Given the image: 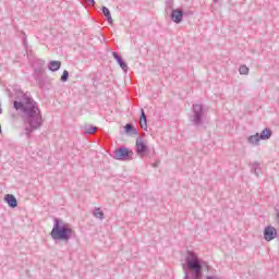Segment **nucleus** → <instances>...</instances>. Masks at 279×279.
I'll return each mask as SVG.
<instances>
[{
	"label": "nucleus",
	"instance_id": "obj_1",
	"mask_svg": "<svg viewBox=\"0 0 279 279\" xmlns=\"http://www.w3.org/2000/svg\"><path fill=\"white\" fill-rule=\"evenodd\" d=\"M13 108L22 112L24 134L29 141L32 134L40 130L45 123L43 112L40 111V108H38V102L32 99L28 94H22V101L14 100Z\"/></svg>",
	"mask_w": 279,
	"mask_h": 279
},
{
	"label": "nucleus",
	"instance_id": "obj_2",
	"mask_svg": "<svg viewBox=\"0 0 279 279\" xmlns=\"http://www.w3.org/2000/svg\"><path fill=\"white\" fill-rule=\"evenodd\" d=\"M183 279H203L204 278V262L197 253L193 251L186 252L185 264L183 265ZM206 279H219L217 276H207Z\"/></svg>",
	"mask_w": 279,
	"mask_h": 279
},
{
	"label": "nucleus",
	"instance_id": "obj_3",
	"mask_svg": "<svg viewBox=\"0 0 279 279\" xmlns=\"http://www.w3.org/2000/svg\"><path fill=\"white\" fill-rule=\"evenodd\" d=\"M75 231L68 223L60 225V219L56 218L50 236L53 241H71Z\"/></svg>",
	"mask_w": 279,
	"mask_h": 279
},
{
	"label": "nucleus",
	"instance_id": "obj_4",
	"mask_svg": "<svg viewBox=\"0 0 279 279\" xmlns=\"http://www.w3.org/2000/svg\"><path fill=\"white\" fill-rule=\"evenodd\" d=\"M192 117L190 118V121L193 122V125L199 126L202 123H204V106L199 104H195L192 107Z\"/></svg>",
	"mask_w": 279,
	"mask_h": 279
},
{
	"label": "nucleus",
	"instance_id": "obj_5",
	"mask_svg": "<svg viewBox=\"0 0 279 279\" xmlns=\"http://www.w3.org/2000/svg\"><path fill=\"white\" fill-rule=\"evenodd\" d=\"M132 156H134V153L130 148L120 147L113 151L112 158H114V160L128 161L132 160Z\"/></svg>",
	"mask_w": 279,
	"mask_h": 279
},
{
	"label": "nucleus",
	"instance_id": "obj_6",
	"mask_svg": "<svg viewBox=\"0 0 279 279\" xmlns=\"http://www.w3.org/2000/svg\"><path fill=\"white\" fill-rule=\"evenodd\" d=\"M32 66L34 69V78L38 82V80H40V75H43V72L45 71V69H43V66H45V60L35 59Z\"/></svg>",
	"mask_w": 279,
	"mask_h": 279
},
{
	"label": "nucleus",
	"instance_id": "obj_7",
	"mask_svg": "<svg viewBox=\"0 0 279 279\" xmlns=\"http://www.w3.org/2000/svg\"><path fill=\"white\" fill-rule=\"evenodd\" d=\"M147 150H148L147 144H145V142L142 138L136 140L135 151L138 156H141V158H143V156L147 154Z\"/></svg>",
	"mask_w": 279,
	"mask_h": 279
},
{
	"label": "nucleus",
	"instance_id": "obj_8",
	"mask_svg": "<svg viewBox=\"0 0 279 279\" xmlns=\"http://www.w3.org/2000/svg\"><path fill=\"white\" fill-rule=\"evenodd\" d=\"M278 236V232L276 231V228L268 226L264 230V239L265 241H274V239Z\"/></svg>",
	"mask_w": 279,
	"mask_h": 279
},
{
	"label": "nucleus",
	"instance_id": "obj_9",
	"mask_svg": "<svg viewBox=\"0 0 279 279\" xmlns=\"http://www.w3.org/2000/svg\"><path fill=\"white\" fill-rule=\"evenodd\" d=\"M184 19V11L182 9H173L171 12V20L173 23L180 24Z\"/></svg>",
	"mask_w": 279,
	"mask_h": 279
},
{
	"label": "nucleus",
	"instance_id": "obj_10",
	"mask_svg": "<svg viewBox=\"0 0 279 279\" xmlns=\"http://www.w3.org/2000/svg\"><path fill=\"white\" fill-rule=\"evenodd\" d=\"M112 57L114 58L116 62H118L119 66L124 71V73H128V63H125V60H123V57L118 54L117 52H112Z\"/></svg>",
	"mask_w": 279,
	"mask_h": 279
},
{
	"label": "nucleus",
	"instance_id": "obj_11",
	"mask_svg": "<svg viewBox=\"0 0 279 279\" xmlns=\"http://www.w3.org/2000/svg\"><path fill=\"white\" fill-rule=\"evenodd\" d=\"M4 202L8 204L10 208H16V206H19V202L16 201V197L12 194H7L4 196Z\"/></svg>",
	"mask_w": 279,
	"mask_h": 279
},
{
	"label": "nucleus",
	"instance_id": "obj_12",
	"mask_svg": "<svg viewBox=\"0 0 279 279\" xmlns=\"http://www.w3.org/2000/svg\"><path fill=\"white\" fill-rule=\"evenodd\" d=\"M247 144L254 145L255 147H258L260 145V134L256 133L255 135H251L247 137Z\"/></svg>",
	"mask_w": 279,
	"mask_h": 279
},
{
	"label": "nucleus",
	"instance_id": "obj_13",
	"mask_svg": "<svg viewBox=\"0 0 279 279\" xmlns=\"http://www.w3.org/2000/svg\"><path fill=\"white\" fill-rule=\"evenodd\" d=\"M274 133L271 132V129L266 128L262 131V133L259 134V141H269V138H271V135Z\"/></svg>",
	"mask_w": 279,
	"mask_h": 279
},
{
	"label": "nucleus",
	"instance_id": "obj_14",
	"mask_svg": "<svg viewBox=\"0 0 279 279\" xmlns=\"http://www.w3.org/2000/svg\"><path fill=\"white\" fill-rule=\"evenodd\" d=\"M61 66H62V62L60 61H50L48 63L49 71H52L53 73H56V71H60Z\"/></svg>",
	"mask_w": 279,
	"mask_h": 279
},
{
	"label": "nucleus",
	"instance_id": "obj_15",
	"mask_svg": "<svg viewBox=\"0 0 279 279\" xmlns=\"http://www.w3.org/2000/svg\"><path fill=\"white\" fill-rule=\"evenodd\" d=\"M140 125L143 130H147V114H145L143 109L141 110Z\"/></svg>",
	"mask_w": 279,
	"mask_h": 279
},
{
	"label": "nucleus",
	"instance_id": "obj_16",
	"mask_svg": "<svg viewBox=\"0 0 279 279\" xmlns=\"http://www.w3.org/2000/svg\"><path fill=\"white\" fill-rule=\"evenodd\" d=\"M124 131L126 134H131V135H136L138 134V132L136 131V129L134 128V125H132L131 123H128L125 126H124Z\"/></svg>",
	"mask_w": 279,
	"mask_h": 279
},
{
	"label": "nucleus",
	"instance_id": "obj_17",
	"mask_svg": "<svg viewBox=\"0 0 279 279\" xmlns=\"http://www.w3.org/2000/svg\"><path fill=\"white\" fill-rule=\"evenodd\" d=\"M102 14L107 19L108 23L112 24V14L110 13V9L107 7H102Z\"/></svg>",
	"mask_w": 279,
	"mask_h": 279
},
{
	"label": "nucleus",
	"instance_id": "obj_18",
	"mask_svg": "<svg viewBox=\"0 0 279 279\" xmlns=\"http://www.w3.org/2000/svg\"><path fill=\"white\" fill-rule=\"evenodd\" d=\"M251 173H254L255 175H259L260 173V163H253L251 167Z\"/></svg>",
	"mask_w": 279,
	"mask_h": 279
},
{
	"label": "nucleus",
	"instance_id": "obj_19",
	"mask_svg": "<svg viewBox=\"0 0 279 279\" xmlns=\"http://www.w3.org/2000/svg\"><path fill=\"white\" fill-rule=\"evenodd\" d=\"M94 217L96 218V219H100V220H102L104 219V211L101 210V208H95V210H94Z\"/></svg>",
	"mask_w": 279,
	"mask_h": 279
},
{
	"label": "nucleus",
	"instance_id": "obj_20",
	"mask_svg": "<svg viewBox=\"0 0 279 279\" xmlns=\"http://www.w3.org/2000/svg\"><path fill=\"white\" fill-rule=\"evenodd\" d=\"M240 75H250V68L247 65H241L239 68Z\"/></svg>",
	"mask_w": 279,
	"mask_h": 279
},
{
	"label": "nucleus",
	"instance_id": "obj_21",
	"mask_svg": "<svg viewBox=\"0 0 279 279\" xmlns=\"http://www.w3.org/2000/svg\"><path fill=\"white\" fill-rule=\"evenodd\" d=\"M97 132V126H85L84 134H95Z\"/></svg>",
	"mask_w": 279,
	"mask_h": 279
},
{
	"label": "nucleus",
	"instance_id": "obj_22",
	"mask_svg": "<svg viewBox=\"0 0 279 279\" xmlns=\"http://www.w3.org/2000/svg\"><path fill=\"white\" fill-rule=\"evenodd\" d=\"M60 81L61 82H69V71H66V70L63 71Z\"/></svg>",
	"mask_w": 279,
	"mask_h": 279
},
{
	"label": "nucleus",
	"instance_id": "obj_23",
	"mask_svg": "<svg viewBox=\"0 0 279 279\" xmlns=\"http://www.w3.org/2000/svg\"><path fill=\"white\" fill-rule=\"evenodd\" d=\"M153 167H154V169L160 167V160H156V161L153 163Z\"/></svg>",
	"mask_w": 279,
	"mask_h": 279
},
{
	"label": "nucleus",
	"instance_id": "obj_24",
	"mask_svg": "<svg viewBox=\"0 0 279 279\" xmlns=\"http://www.w3.org/2000/svg\"><path fill=\"white\" fill-rule=\"evenodd\" d=\"M87 3H89L90 5H95V0H87Z\"/></svg>",
	"mask_w": 279,
	"mask_h": 279
},
{
	"label": "nucleus",
	"instance_id": "obj_25",
	"mask_svg": "<svg viewBox=\"0 0 279 279\" xmlns=\"http://www.w3.org/2000/svg\"><path fill=\"white\" fill-rule=\"evenodd\" d=\"M0 134H3V131L1 130V125H0Z\"/></svg>",
	"mask_w": 279,
	"mask_h": 279
},
{
	"label": "nucleus",
	"instance_id": "obj_26",
	"mask_svg": "<svg viewBox=\"0 0 279 279\" xmlns=\"http://www.w3.org/2000/svg\"><path fill=\"white\" fill-rule=\"evenodd\" d=\"M219 0H214V3H217Z\"/></svg>",
	"mask_w": 279,
	"mask_h": 279
}]
</instances>
